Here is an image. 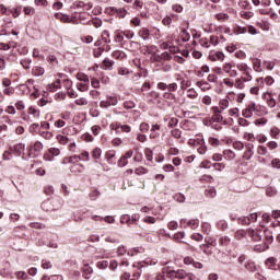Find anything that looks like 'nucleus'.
Instances as JSON below:
<instances>
[{
  "label": "nucleus",
  "mask_w": 280,
  "mask_h": 280,
  "mask_svg": "<svg viewBox=\"0 0 280 280\" xmlns=\"http://www.w3.org/2000/svg\"><path fill=\"white\" fill-rule=\"evenodd\" d=\"M170 277H175L176 279H180V280H200L198 277H196V275L194 273H187L185 270L179 269L177 271H170Z\"/></svg>",
  "instance_id": "nucleus-1"
},
{
  "label": "nucleus",
  "mask_w": 280,
  "mask_h": 280,
  "mask_svg": "<svg viewBox=\"0 0 280 280\" xmlns=\"http://www.w3.org/2000/svg\"><path fill=\"white\" fill-rule=\"evenodd\" d=\"M224 52L222 51H215V50H211L209 52V60H211V62H224Z\"/></svg>",
  "instance_id": "nucleus-2"
},
{
  "label": "nucleus",
  "mask_w": 280,
  "mask_h": 280,
  "mask_svg": "<svg viewBox=\"0 0 280 280\" xmlns=\"http://www.w3.org/2000/svg\"><path fill=\"white\" fill-rule=\"evenodd\" d=\"M180 226H189V229L196 230L198 226H200V220L192 219L190 221H187V219H183L180 221Z\"/></svg>",
  "instance_id": "nucleus-3"
},
{
  "label": "nucleus",
  "mask_w": 280,
  "mask_h": 280,
  "mask_svg": "<svg viewBox=\"0 0 280 280\" xmlns=\"http://www.w3.org/2000/svg\"><path fill=\"white\" fill-rule=\"evenodd\" d=\"M11 154H14L15 156H21V154H23V152H25V144L23 143H18L13 147L9 148Z\"/></svg>",
  "instance_id": "nucleus-4"
},
{
  "label": "nucleus",
  "mask_w": 280,
  "mask_h": 280,
  "mask_svg": "<svg viewBox=\"0 0 280 280\" xmlns=\"http://www.w3.org/2000/svg\"><path fill=\"white\" fill-rule=\"evenodd\" d=\"M236 67H237L238 71H243L244 75H248V79H245V81L253 80V75H250V68H248V65L238 63Z\"/></svg>",
  "instance_id": "nucleus-5"
},
{
  "label": "nucleus",
  "mask_w": 280,
  "mask_h": 280,
  "mask_svg": "<svg viewBox=\"0 0 280 280\" xmlns=\"http://www.w3.org/2000/svg\"><path fill=\"white\" fill-rule=\"evenodd\" d=\"M246 148V152L244 153L243 158L246 159V161H250V159H253V155L255 154V144L253 143H247L245 145Z\"/></svg>",
  "instance_id": "nucleus-6"
},
{
  "label": "nucleus",
  "mask_w": 280,
  "mask_h": 280,
  "mask_svg": "<svg viewBox=\"0 0 280 280\" xmlns=\"http://www.w3.org/2000/svg\"><path fill=\"white\" fill-rule=\"evenodd\" d=\"M109 11L113 14H116L118 16V19H126V14H128V11L125 8L117 9L115 7H112V8H109Z\"/></svg>",
  "instance_id": "nucleus-7"
},
{
  "label": "nucleus",
  "mask_w": 280,
  "mask_h": 280,
  "mask_svg": "<svg viewBox=\"0 0 280 280\" xmlns=\"http://www.w3.org/2000/svg\"><path fill=\"white\" fill-rule=\"evenodd\" d=\"M161 126L159 124L152 125L151 130H150V139H159L161 137Z\"/></svg>",
  "instance_id": "nucleus-8"
},
{
  "label": "nucleus",
  "mask_w": 280,
  "mask_h": 280,
  "mask_svg": "<svg viewBox=\"0 0 280 280\" xmlns=\"http://www.w3.org/2000/svg\"><path fill=\"white\" fill-rule=\"evenodd\" d=\"M56 19L61 21V23H73V24L77 23L73 18H70L69 15L62 14V13H56Z\"/></svg>",
  "instance_id": "nucleus-9"
},
{
  "label": "nucleus",
  "mask_w": 280,
  "mask_h": 280,
  "mask_svg": "<svg viewBox=\"0 0 280 280\" xmlns=\"http://www.w3.org/2000/svg\"><path fill=\"white\" fill-rule=\"evenodd\" d=\"M252 62L254 71H256L257 73H261V71H264V69L261 68V59L254 58L252 59Z\"/></svg>",
  "instance_id": "nucleus-10"
},
{
  "label": "nucleus",
  "mask_w": 280,
  "mask_h": 280,
  "mask_svg": "<svg viewBox=\"0 0 280 280\" xmlns=\"http://www.w3.org/2000/svg\"><path fill=\"white\" fill-rule=\"evenodd\" d=\"M248 233L254 242H261V233L259 230H249Z\"/></svg>",
  "instance_id": "nucleus-11"
},
{
  "label": "nucleus",
  "mask_w": 280,
  "mask_h": 280,
  "mask_svg": "<svg viewBox=\"0 0 280 280\" xmlns=\"http://www.w3.org/2000/svg\"><path fill=\"white\" fill-rule=\"evenodd\" d=\"M145 253V249L143 247H133L131 249L128 250L127 255L129 257H135V255H140Z\"/></svg>",
  "instance_id": "nucleus-12"
},
{
  "label": "nucleus",
  "mask_w": 280,
  "mask_h": 280,
  "mask_svg": "<svg viewBox=\"0 0 280 280\" xmlns=\"http://www.w3.org/2000/svg\"><path fill=\"white\" fill-rule=\"evenodd\" d=\"M91 275H93V268L89 266V264H85L83 266V277L84 279H91Z\"/></svg>",
  "instance_id": "nucleus-13"
},
{
  "label": "nucleus",
  "mask_w": 280,
  "mask_h": 280,
  "mask_svg": "<svg viewBox=\"0 0 280 280\" xmlns=\"http://www.w3.org/2000/svg\"><path fill=\"white\" fill-rule=\"evenodd\" d=\"M266 266L267 268H269V270H277V268H275V266H277V258L275 257L267 258Z\"/></svg>",
  "instance_id": "nucleus-14"
},
{
  "label": "nucleus",
  "mask_w": 280,
  "mask_h": 280,
  "mask_svg": "<svg viewBox=\"0 0 280 280\" xmlns=\"http://www.w3.org/2000/svg\"><path fill=\"white\" fill-rule=\"evenodd\" d=\"M229 244H231V238L229 236H221L219 238V246H221V248H226Z\"/></svg>",
  "instance_id": "nucleus-15"
},
{
  "label": "nucleus",
  "mask_w": 280,
  "mask_h": 280,
  "mask_svg": "<svg viewBox=\"0 0 280 280\" xmlns=\"http://www.w3.org/2000/svg\"><path fill=\"white\" fill-rule=\"evenodd\" d=\"M58 89H60V79H57L55 82L48 85V91H50V93H56Z\"/></svg>",
  "instance_id": "nucleus-16"
},
{
  "label": "nucleus",
  "mask_w": 280,
  "mask_h": 280,
  "mask_svg": "<svg viewBox=\"0 0 280 280\" xmlns=\"http://www.w3.org/2000/svg\"><path fill=\"white\" fill-rule=\"evenodd\" d=\"M139 36L143 39V40H149L150 39V30H148V28H141L140 31H139Z\"/></svg>",
  "instance_id": "nucleus-17"
},
{
  "label": "nucleus",
  "mask_w": 280,
  "mask_h": 280,
  "mask_svg": "<svg viewBox=\"0 0 280 280\" xmlns=\"http://www.w3.org/2000/svg\"><path fill=\"white\" fill-rule=\"evenodd\" d=\"M223 156L225 161H233L235 159V152L231 150L223 151Z\"/></svg>",
  "instance_id": "nucleus-18"
},
{
  "label": "nucleus",
  "mask_w": 280,
  "mask_h": 280,
  "mask_svg": "<svg viewBox=\"0 0 280 280\" xmlns=\"http://www.w3.org/2000/svg\"><path fill=\"white\" fill-rule=\"evenodd\" d=\"M267 104L269 108H275L277 106V100L272 97V94H267Z\"/></svg>",
  "instance_id": "nucleus-19"
},
{
  "label": "nucleus",
  "mask_w": 280,
  "mask_h": 280,
  "mask_svg": "<svg viewBox=\"0 0 280 280\" xmlns=\"http://www.w3.org/2000/svg\"><path fill=\"white\" fill-rule=\"evenodd\" d=\"M205 196H207V198H215V196H217L215 188H213V187L207 188L205 191Z\"/></svg>",
  "instance_id": "nucleus-20"
},
{
  "label": "nucleus",
  "mask_w": 280,
  "mask_h": 280,
  "mask_svg": "<svg viewBox=\"0 0 280 280\" xmlns=\"http://www.w3.org/2000/svg\"><path fill=\"white\" fill-rule=\"evenodd\" d=\"M126 254H128V249H126V246L124 245L118 246V248L116 249L117 257H124V255Z\"/></svg>",
  "instance_id": "nucleus-21"
},
{
  "label": "nucleus",
  "mask_w": 280,
  "mask_h": 280,
  "mask_svg": "<svg viewBox=\"0 0 280 280\" xmlns=\"http://www.w3.org/2000/svg\"><path fill=\"white\" fill-rule=\"evenodd\" d=\"M82 170H84V165L74 164L71 166L70 172H72V174H78V173L82 172Z\"/></svg>",
  "instance_id": "nucleus-22"
},
{
  "label": "nucleus",
  "mask_w": 280,
  "mask_h": 280,
  "mask_svg": "<svg viewBox=\"0 0 280 280\" xmlns=\"http://www.w3.org/2000/svg\"><path fill=\"white\" fill-rule=\"evenodd\" d=\"M28 115H32L33 119H38L40 117V112L34 107L28 108Z\"/></svg>",
  "instance_id": "nucleus-23"
},
{
  "label": "nucleus",
  "mask_w": 280,
  "mask_h": 280,
  "mask_svg": "<svg viewBox=\"0 0 280 280\" xmlns=\"http://www.w3.org/2000/svg\"><path fill=\"white\" fill-rule=\"evenodd\" d=\"M113 65H115V62L113 61V60H110V59H105L104 61H103V66H102V68L103 69H105V70H110V69H113Z\"/></svg>",
  "instance_id": "nucleus-24"
},
{
  "label": "nucleus",
  "mask_w": 280,
  "mask_h": 280,
  "mask_svg": "<svg viewBox=\"0 0 280 280\" xmlns=\"http://www.w3.org/2000/svg\"><path fill=\"white\" fill-rule=\"evenodd\" d=\"M208 143H209L210 145H212V148H218L219 145H221L220 140H219L218 138H213V137H210V138L208 139Z\"/></svg>",
  "instance_id": "nucleus-25"
},
{
  "label": "nucleus",
  "mask_w": 280,
  "mask_h": 280,
  "mask_svg": "<svg viewBox=\"0 0 280 280\" xmlns=\"http://www.w3.org/2000/svg\"><path fill=\"white\" fill-rule=\"evenodd\" d=\"M189 144L190 145H205V139H202V138L190 139Z\"/></svg>",
  "instance_id": "nucleus-26"
},
{
  "label": "nucleus",
  "mask_w": 280,
  "mask_h": 280,
  "mask_svg": "<svg viewBox=\"0 0 280 280\" xmlns=\"http://www.w3.org/2000/svg\"><path fill=\"white\" fill-rule=\"evenodd\" d=\"M101 156H102V149H100V148L93 149V151H92V159L97 161V159H100Z\"/></svg>",
  "instance_id": "nucleus-27"
},
{
  "label": "nucleus",
  "mask_w": 280,
  "mask_h": 280,
  "mask_svg": "<svg viewBox=\"0 0 280 280\" xmlns=\"http://www.w3.org/2000/svg\"><path fill=\"white\" fill-rule=\"evenodd\" d=\"M57 141L61 144V145H67V143H69V138L62 135H58L57 136Z\"/></svg>",
  "instance_id": "nucleus-28"
},
{
  "label": "nucleus",
  "mask_w": 280,
  "mask_h": 280,
  "mask_svg": "<svg viewBox=\"0 0 280 280\" xmlns=\"http://www.w3.org/2000/svg\"><path fill=\"white\" fill-rule=\"evenodd\" d=\"M79 161V155H72L70 158H65L63 163H78Z\"/></svg>",
  "instance_id": "nucleus-29"
},
{
  "label": "nucleus",
  "mask_w": 280,
  "mask_h": 280,
  "mask_svg": "<svg viewBox=\"0 0 280 280\" xmlns=\"http://www.w3.org/2000/svg\"><path fill=\"white\" fill-rule=\"evenodd\" d=\"M74 104H77V106H86L89 105V100H86V97H81L75 100Z\"/></svg>",
  "instance_id": "nucleus-30"
},
{
  "label": "nucleus",
  "mask_w": 280,
  "mask_h": 280,
  "mask_svg": "<svg viewBox=\"0 0 280 280\" xmlns=\"http://www.w3.org/2000/svg\"><path fill=\"white\" fill-rule=\"evenodd\" d=\"M135 174L137 176H143V174H148V168L140 166L135 170Z\"/></svg>",
  "instance_id": "nucleus-31"
},
{
  "label": "nucleus",
  "mask_w": 280,
  "mask_h": 280,
  "mask_svg": "<svg viewBox=\"0 0 280 280\" xmlns=\"http://www.w3.org/2000/svg\"><path fill=\"white\" fill-rule=\"evenodd\" d=\"M15 277H16V279H21V280L30 279V276H27V273L25 271L15 272Z\"/></svg>",
  "instance_id": "nucleus-32"
},
{
  "label": "nucleus",
  "mask_w": 280,
  "mask_h": 280,
  "mask_svg": "<svg viewBox=\"0 0 280 280\" xmlns=\"http://www.w3.org/2000/svg\"><path fill=\"white\" fill-rule=\"evenodd\" d=\"M90 160H91V155L89 154V151H83L79 155V161H90Z\"/></svg>",
  "instance_id": "nucleus-33"
},
{
  "label": "nucleus",
  "mask_w": 280,
  "mask_h": 280,
  "mask_svg": "<svg viewBox=\"0 0 280 280\" xmlns=\"http://www.w3.org/2000/svg\"><path fill=\"white\" fill-rule=\"evenodd\" d=\"M187 97H189V100H196V97H198V92L194 89H189L187 90Z\"/></svg>",
  "instance_id": "nucleus-34"
},
{
  "label": "nucleus",
  "mask_w": 280,
  "mask_h": 280,
  "mask_svg": "<svg viewBox=\"0 0 280 280\" xmlns=\"http://www.w3.org/2000/svg\"><path fill=\"white\" fill-rule=\"evenodd\" d=\"M246 235H247L246 230H238V231L235 233V238H236V240H244V237H246Z\"/></svg>",
  "instance_id": "nucleus-35"
},
{
  "label": "nucleus",
  "mask_w": 280,
  "mask_h": 280,
  "mask_svg": "<svg viewBox=\"0 0 280 280\" xmlns=\"http://www.w3.org/2000/svg\"><path fill=\"white\" fill-rule=\"evenodd\" d=\"M246 270H248L249 272H256L257 271V265H255V262H247L245 265Z\"/></svg>",
  "instance_id": "nucleus-36"
},
{
  "label": "nucleus",
  "mask_w": 280,
  "mask_h": 280,
  "mask_svg": "<svg viewBox=\"0 0 280 280\" xmlns=\"http://www.w3.org/2000/svg\"><path fill=\"white\" fill-rule=\"evenodd\" d=\"M199 45H201V47H206V49H209V47H211L209 38H207V37H202L199 40Z\"/></svg>",
  "instance_id": "nucleus-37"
},
{
  "label": "nucleus",
  "mask_w": 280,
  "mask_h": 280,
  "mask_svg": "<svg viewBox=\"0 0 280 280\" xmlns=\"http://www.w3.org/2000/svg\"><path fill=\"white\" fill-rule=\"evenodd\" d=\"M40 137H43V139H46L47 141L54 139V133H51L50 131H42Z\"/></svg>",
  "instance_id": "nucleus-38"
},
{
  "label": "nucleus",
  "mask_w": 280,
  "mask_h": 280,
  "mask_svg": "<svg viewBox=\"0 0 280 280\" xmlns=\"http://www.w3.org/2000/svg\"><path fill=\"white\" fill-rule=\"evenodd\" d=\"M208 40L210 43V46L212 45L213 47H218V45H220V39H218V36L212 35Z\"/></svg>",
  "instance_id": "nucleus-39"
},
{
  "label": "nucleus",
  "mask_w": 280,
  "mask_h": 280,
  "mask_svg": "<svg viewBox=\"0 0 280 280\" xmlns=\"http://www.w3.org/2000/svg\"><path fill=\"white\" fill-rule=\"evenodd\" d=\"M102 40L105 44L110 43V33H108V31H104L102 34Z\"/></svg>",
  "instance_id": "nucleus-40"
},
{
  "label": "nucleus",
  "mask_w": 280,
  "mask_h": 280,
  "mask_svg": "<svg viewBox=\"0 0 280 280\" xmlns=\"http://www.w3.org/2000/svg\"><path fill=\"white\" fill-rule=\"evenodd\" d=\"M77 89L81 93H85V91H89V84H86V83H78L77 84Z\"/></svg>",
  "instance_id": "nucleus-41"
},
{
  "label": "nucleus",
  "mask_w": 280,
  "mask_h": 280,
  "mask_svg": "<svg viewBox=\"0 0 280 280\" xmlns=\"http://www.w3.org/2000/svg\"><path fill=\"white\" fill-rule=\"evenodd\" d=\"M77 80H79L80 82H89V75L79 72L77 73Z\"/></svg>",
  "instance_id": "nucleus-42"
},
{
  "label": "nucleus",
  "mask_w": 280,
  "mask_h": 280,
  "mask_svg": "<svg viewBox=\"0 0 280 280\" xmlns=\"http://www.w3.org/2000/svg\"><path fill=\"white\" fill-rule=\"evenodd\" d=\"M115 40L116 43H121V40H124V31H116Z\"/></svg>",
  "instance_id": "nucleus-43"
},
{
  "label": "nucleus",
  "mask_w": 280,
  "mask_h": 280,
  "mask_svg": "<svg viewBox=\"0 0 280 280\" xmlns=\"http://www.w3.org/2000/svg\"><path fill=\"white\" fill-rule=\"evenodd\" d=\"M212 121L215 124H221V121L224 120V117L221 116V114H213L211 117Z\"/></svg>",
  "instance_id": "nucleus-44"
},
{
  "label": "nucleus",
  "mask_w": 280,
  "mask_h": 280,
  "mask_svg": "<svg viewBox=\"0 0 280 280\" xmlns=\"http://www.w3.org/2000/svg\"><path fill=\"white\" fill-rule=\"evenodd\" d=\"M199 248H200V250H202V253L205 254V255H211V250L209 249V245H207V243L206 244H201L200 246H199Z\"/></svg>",
  "instance_id": "nucleus-45"
},
{
  "label": "nucleus",
  "mask_w": 280,
  "mask_h": 280,
  "mask_svg": "<svg viewBox=\"0 0 280 280\" xmlns=\"http://www.w3.org/2000/svg\"><path fill=\"white\" fill-rule=\"evenodd\" d=\"M241 18L245 19L246 21H248L249 19H253V12H250V11H242L241 12Z\"/></svg>",
  "instance_id": "nucleus-46"
},
{
  "label": "nucleus",
  "mask_w": 280,
  "mask_h": 280,
  "mask_svg": "<svg viewBox=\"0 0 280 280\" xmlns=\"http://www.w3.org/2000/svg\"><path fill=\"white\" fill-rule=\"evenodd\" d=\"M172 137H174V139H180V137L183 136V131H180V129H173L171 131Z\"/></svg>",
  "instance_id": "nucleus-47"
},
{
  "label": "nucleus",
  "mask_w": 280,
  "mask_h": 280,
  "mask_svg": "<svg viewBox=\"0 0 280 280\" xmlns=\"http://www.w3.org/2000/svg\"><path fill=\"white\" fill-rule=\"evenodd\" d=\"M219 106L221 107L222 110H226L229 108V100L223 98L219 102Z\"/></svg>",
  "instance_id": "nucleus-48"
},
{
  "label": "nucleus",
  "mask_w": 280,
  "mask_h": 280,
  "mask_svg": "<svg viewBox=\"0 0 280 280\" xmlns=\"http://www.w3.org/2000/svg\"><path fill=\"white\" fill-rule=\"evenodd\" d=\"M215 19L218 21H229V14H226V13H218V14H215Z\"/></svg>",
  "instance_id": "nucleus-49"
},
{
  "label": "nucleus",
  "mask_w": 280,
  "mask_h": 280,
  "mask_svg": "<svg viewBox=\"0 0 280 280\" xmlns=\"http://www.w3.org/2000/svg\"><path fill=\"white\" fill-rule=\"evenodd\" d=\"M21 7L11 10V14L13 15L14 19H19V16H21Z\"/></svg>",
  "instance_id": "nucleus-50"
},
{
  "label": "nucleus",
  "mask_w": 280,
  "mask_h": 280,
  "mask_svg": "<svg viewBox=\"0 0 280 280\" xmlns=\"http://www.w3.org/2000/svg\"><path fill=\"white\" fill-rule=\"evenodd\" d=\"M128 165V160L122 155L118 160V167H126Z\"/></svg>",
  "instance_id": "nucleus-51"
},
{
  "label": "nucleus",
  "mask_w": 280,
  "mask_h": 280,
  "mask_svg": "<svg viewBox=\"0 0 280 280\" xmlns=\"http://www.w3.org/2000/svg\"><path fill=\"white\" fill-rule=\"evenodd\" d=\"M48 152L51 154V156H60V149L58 148H50Z\"/></svg>",
  "instance_id": "nucleus-52"
},
{
  "label": "nucleus",
  "mask_w": 280,
  "mask_h": 280,
  "mask_svg": "<svg viewBox=\"0 0 280 280\" xmlns=\"http://www.w3.org/2000/svg\"><path fill=\"white\" fill-rule=\"evenodd\" d=\"M238 222L241 224H243L244 226H246V225L250 224V218H248V217L238 218Z\"/></svg>",
  "instance_id": "nucleus-53"
},
{
  "label": "nucleus",
  "mask_w": 280,
  "mask_h": 280,
  "mask_svg": "<svg viewBox=\"0 0 280 280\" xmlns=\"http://www.w3.org/2000/svg\"><path fill=\"white\" fill-rule=\"evenodd\" d=\"M182 40H184V43H187V40H189V38H191V36L189 35V33L185 30L182 31Z\"/></svg>",
  "instance_id": "nucleus-54"
},
{
  "label": "nucleus",
  "mask_w": 280,
  "mask_h": 280,
  "mask_svg": "<svg viewBox=\"0 0 280 280\" xmlns=\"http://www.w3.org/2000/svg\"><path fill=\"white\" fill-rule=\"evenodd\" d=\"M242 115H243V117H245L246 119H250V117H253V113L250 112V109H248V107H246L245 109H243Z\"/></svg>",
  "instance_id": "nucleus-55"
},
{
  "label": "nucleus",
  "mask_w": 280,
  "mask_h": 280,
  "mask_svg": "<svg viewBox=\"0 0 280 280\" xmlns=\"http://www.w3.org/2000/svg\"><path fill=\"white\" fill-rule=\"evenodd\" d=\"M271 167L273 168V170H280V160L279 159H273L272 161H271Z\"/></svg>",
  "instance_id": "nucleus-56"
},
{
  "label": "nucleus",
  "mask_w": 280,
  "mask_h": 280,
  "mask_svg": "<svg viewBox=\"0 0 280 280\" xmlns=\"http://www.w3.org/2000/svg\"><path fill=\"white\" fill-rule=\"evenodd\" d=\"M160 60H172V55H170V52L164 51L161 54V56L159 57Z\"/></svg>",
  "instance_id": "nucleus-57"
},
{
  "label": "nucleus",
  "mask_w": 280,
  "mask_h": 280,
  "mask_svg": "<svg viewBox=\"0 0 280 280\" xmlns=\"http://www.w3.org/2000/svg\"><path fill=\"white\" fill-rule=\"evenodd\" d=\"M279 132H280V130H279V128H277V127H273V128H271V130H270V135H271V137H272L273 139H278Z\"/></svg>",
  "instance_id": "nucleus-58"
},
{
  "label": "nucleus",
  "mask_w": 280,
  "mask_h": 280,
  "mask_svg": "<svg viewBox=\"0 0 280 280\" xmlns=\"http://www.w3.org/2000/svg\"><path fill=\"white\" fill-rule=\"evenodd\" d=\"M100 198V191L98 190H92L90 192V199L91 200H97Z\"/></svg>",
  "instance_id": "nucleus-59"
},
{
  "label": "nucleus",
  "mask_w": 280,
  "mask_h": 280,
  "mask_svg": "<svg viewBox=\"0 0 280 280\" xmlns=\"http://www.w3.org/2000/svg\"><path fill=\"white\" fill-rule=\"evenodd\" d=\"M144 154H145L147 161H152V159H153V152L151 151V149H145V150H144Z\"/></svg>",
  "instance_id": "nucleus-60"
},
{
  "label": "nucleus",
  "mask_w": 280,
  "mask_h": 280,
  "mask_svg": "<svg viewBox=\"0 0 280 280\" xmlns=\"http://www.w3.org/2000/svg\"><path fill=\"white\" fill-rule=\"evenodd\" d=\"M244 139H246V141H250L253 143L255 141V135L249 133V132H245L244 133Z\"/></svg>",
  "instance_id": "nucleus-61"
},
{
  "label": "nucleus",
  "mask_w": 280,
  "mask_h": 280,
  "mask_svg": "<svg viewBox=\"0 0 280 280\" xmlns=\"http://www.w3.org/2000/svg\"><path fill=\"white\" fill-rule=\"evenodd\" d=\"M33 150H34L35 152H40V151L43 150V144L40 143V141H36V142L34 143Z\"/></svg>",
  "instance_id": "nucleus-62"
},
{
  "label": "nucleus",
  "mask_w": 280,
  "mask_h": 280,
  "mask_svg": "<svg viewBox=\"0 0 280 280\" xmlns=\"http://www.w3.org/2000/svg\"><path fill=\"white\" fill-rule=\"evenodd\" d=\"M234 86L235 89H244V82L241 78L235 80Z\"/></svg>",
  "instance_id": "nucleus-63"
},
{
  "label": "nucleus",
  "mask_w": 280,
  "mask_h": 280,
  "mask_svg": "<svg viewBox=\"0 0 280 280\" xmlns=\"http://www.w3.org/2000/svg\"><path fill=\"white\" fill-rule=\"evenodd\" d=\"M233 69V65L231 63H224L223 65V71L224 73H231V70Z\"/></svg>",
  "instance_id": "nucleus-64"
}]
</instances>
